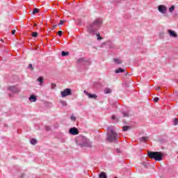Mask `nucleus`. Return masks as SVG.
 <instances>
[{
    "instance_id": "f257e3e1",
    "label": "nucleus",
    "mask_w": 178,
    "mask_h": 178,
    "mask_svg": "<svg viewBox=\"0 0 178 178\" xmlns=\"http://www.w3.org/2000/svg\"><path fill=\"white\" fill-rule=\"evenodd\" d=\"M102 26V19L101 18H97L87 26L88 33L92 34V35H97L98 41L102 40V37L100 36L99 33H97Z\"/></svg>"
},
{
    "instance_id": "0eeeda50",
    "label": "nucleus",
    "mask_w": 178,
    "mask_h": 178,
    "mask_svg": "<svg viewBox=\"0 0 178 178\" xmlns=\"http://www.w3.org/2000/svg\"><path fill=\"white\" fill-rule=\"evenodd\" d=\"M67 95H72V90L66 88L64 91L61 92V97H63V98L67 97Z\"/></svg>"
},
{
    "instance_id": "9d476101",
    "label": "nucleus",
    "mask_w": 178,
    "mask_h": 178,
    "mask_svg": "<svg viewBox=\"0 0 178 178\" xmlns=\"http://www.w3.org/2000/svg\"><path fill=\"white\" fill-rule=\"evenodd\" d=\"M83 92L84 94H86V95H88V98H90L92 99H97V95L88 93V92H87L86 90H84Z\"/></svg>"
},
{
    "instance_id": "412c9836",
    "label": "nucleus",
    "mask_w": 178,
    "mask_h": 178,
    "mask_svg": "<svg viewBox=\"0 0 178 178\" xmlns=\"http://www.w3.org/2000/svg\"><path fill=\"white\" fill-rule=\"evenodd\" d=\"M129 129H130V127L129 126H125L122 127L123 131H127V130H129Z\"/></svg>"
},
{
    "instance_id": "c9c22d12",
    "label": "nucleus",
    "mask_w": 178,
    "mask_h": 178,
    "mask_svg": "<svg viewBox=\"0 0 178 178\" xmlns=\"http://www.w3.org/2000/svg\"><path fill=\"white\" fill-rule=\"evenodd\" d=\"M158 90H161V88L159 87L156 88V90L158 91Z\"/></svg>"
},
{
    "instance_id": "aec40b11",
    "label": "nucleus",
    "mask_w": 178,
    "mask_h": 178,
    "mask_svg": "<svg viewBox=\"0 0 178 178\" xmlns=\"http://www.w3.org/2000/svg\"><path fill=\"white\" fill-rule=\"evenodd\" d=\"M31 144H32V145H35V144H37V140L35 139H31Z\"/></svg>"
},
{
    "instance_id": "5701e85b",
    "label": "nucleus",
    "mask_w": 178,
    "mask_h": 178,
    "mask_svg": "<svg viewBox=\"0 0 178 178\" xmlns=\"http://www.w3.org/2000/svg\"><path fill=\"white\" fill-rule=\"evenodd\" d=\"M175 6H172L170 8H169V12L172 13L175 10Z\"/></svg>"
},
{
    "instance_id": "423d86ee",
    "label": "nucleus",
    "mask_w": 178,
    "mask_h": 178,
    "mask_svg": "<svg viewBox=\"0 0 178 178\" xmlns=\"http://www.w3.org/2000/svg\"><path fill=\"white\" fill-rule=\"evenodd\" d=\"M8 90H9V91H11V92H13L14 94H17L18 92H20V88L19 87V86H9L8 88Z\"/></svg>"
},
{
    "instance_id": "bb28decb",
    "label": "nucleus",
    "mask_w": 178,
    "mask_h": 178,
    "mask_svg": "<svg viewBox=\"0 0 178 178\" xmlns=\"http://www.w3.org/2000/svg\"><path fill=\"white\" fill-rule=\"evenodd\" d=\"M177 124H178V120H177V118L174 119V120H173V124H175V126H177Z\"/></svg>"
},
{
    "instance_id": "473e14b6",
    "label": "nucleus",
    "mask_w": 178,
    "mask_h": 178,
    "mask_svg": "<svg viewBox=\"0 0 178 178\" xmlns=\"http://www.w3.org/2000/svg\"><path fill=\"white\" fill-rule=\"evenodd\" d=\"M29 69H33V65L29 64Z\"/></svg>"
},
{
    "instance_id": "c756f323",
    "label": "nucleus",
    "mask_w": 178,
    "mask_h": 178,
    "mask_svg": "<svg viewBox=\"0 0 178 178\" xmlns=\"http://www.w3.org/2000/svg\"><path fill=\"white\" fill-rule=\"evenodd\" d=\"M58 34L59 37H61V35H62V31H59L58 32Z\"/></svg>"
},
{
    "instance_id": "1a4fd4ad",
    "label": "nucleus",
    "mask_w": 178,
    "mask_h": 178,
    "mask_svg": "<svg viewBox=\"0 0 178 178\" xmlns=\"http://www.w3.org/2000/svg\"><path fill=\"white\" fill-rule=\"evenodd\" d=\"M69 133L72 136H77V134H79V129H77V128L76 127H72L70 129Z\"/></svg>"
},
{
    "instance_id": "e433bc0d",
    "label": "nucleus",
    "mask_w": 178,
    "mask_h": 178,
    "mask_svg": "<svg viewBox=\"0 0 178 178\" xmlns=\"http://www.w3.org/2000/svg\"><path fill=\"white\" fill-rule=\"evenodd\" d=\"M117 152H120V149H117Z\"/></svg>"
},
{
    "instance_id": "f8f14e48",
    "label": "nucleus",
    "mask_w": 178,
    "mask_h": 178,
    "mask_svg": "<svg viewBox=\"0 0 178 178\" xmlns=\"http://www.w3.org/2000/svg\"><path fill=\"white\" fill-rule=\"evenodd\" d=\"M29 101L30 102H35V101H37V97H35L34 95H31L29 97Z\"/></svg>"
},
{
    "instance_id": "a211bd4d",
    "label": "nucleus",
    "mask_w": 178,
    "mask_h": 178,
    "mask_svg": "<svg viewBox=\"0 0 178 178\" xmlns=\"http://www.w3.org/2000/svg\"><path fill=\"white\" fill-rule=\"evenodd\" d=\"M105 94H111L112 92V90L109 89V88H106L104 90Z\"/></svg>"
},
{
    "instance_id": "6ab92c4d",
    "label": "nucleus",
    "mask_w": 178,
    "mask_h": 178,
    "mask_svg": "<svg viewBox=\"0 0 178 178\" xmlns=\"http://www.w3.org/2000/svg\"><path fill=\"white\" fill-rule=\"evenodd\" d=\"M76 116H74V114H72L71 116H70V120H72V122H76Z\"/></svg>"
},
{
    "instance_id": "6e6552de",
    "label": "nucleus",
    "mask_w": 178,
    "mask_h": 178,
    "mask_svg": "<svg viewBox=\"0 0 178 178\" xmlns=\"http://www.w3.org/2000/svg\"><path fill=\"white\" fill-rule=\"evenodd\" d=\"M158 10L160 13L165 15V13H166V11L168 10V8H166L165 6L160 5L158 6Z\"/></svg>"
},
{
    "instance_id": "a878e982",
    "label": "nucleus",
    "mask_w": 178,
    "mask_h": 178,
    "mask_svg": "<svg viewBox=\"0 0 178 178\" xmlns=\"http://www.w3.org/2000/svg\"><path fill=\"white\" fill-rule=\"evenodd\" d=\"M38 35V33L37 32H33L32 33V37H33L34 38H35Z\"/></svg>"
},
{
    "instance_id": "b1692460",
    "label": "nucleus",
    "mask_w": 178,
    "mask_h": 178,
    "mask_svg": "<svg viewBox=\"0 0 178 178\" xmlns=\"http://www.w3.org/2000/svg\"><path fill=\"white\" fill-rule=\"evenodd\" d=\"M38 12H40V10H38V8H34L33 11V14L35 15L36 13H38Z\"/></svg>"
},
{
    "instance_id": "c85d7f7f",
    "label": "nucleus",
    "mask_w": 178,
    "mask_h": 178,
    "mask_svg": "<svg viewBox=\"0 0 178 178\" xmlns=\"http://www.w3.org/2000/svg\"><path fill=\"white\" fill-rule=\"evenodd\" d=\"M46 130H47V131H49V130H51V127L47 126V127H46Z\"/></svg>"
},
{
    "instance_id": "f704fd0d",
    "label": "nucleus",
    "mask_w": 178,
    "mask_h": 178,
    "mask_svg": "<svg viewBox=\"0 0 178 178\" xmlns=\"http://www.w3.org/2000/svg\"><path fill=\"white\" fill-rule=\"evenodd\" d=\"M112 119H113V120H116V116H115V115H113V116H112Z\"/></svg>"
},
{
    "instance_id": "2eb2a0df",
    "label": "nucleus",
    "mask_w": 178,
    "mask_h": 178,
    "mask_svg": "<svg viewBox=\"0 0 178 178\" xmlns=\"http://www.w3.org/2000/svg\"><path fill=\"white\" fill-rule=\"evenodd\" d=\"M147 140H148V137L147 136H143L140 138V141H141L142 143H145V141H147Z\"/></svg>"
},
{
    "instance_id": "20e7f679",
    "label": "nucleus",
    "mask_w": 178,
    "mask_h": 178,
    "mask_svg": "<svg viewBox=\"0 0 178 178\" xmlns=\"http://www.w3.org/2000/svg\"><path fill=\"white\" fill-rule=\"evenodd\" d=\"M78 141H81V143L79 144L81 147H92V143H91V142H90V140L87 139L86 136L79 137Z\"/></svg>"
},
{
    "instance_id": "4be33fe9",
    "label": "nucleus",
    "mask_w": 178,
    "mask_h": 178,
    "mask_svg": "<svg viewBox=\"0 0 178 178\" xmlns=\"http://www.w3.org/2000/svg\"><path fill=\"white\" fill-rule=\"evenodd\" d=\"M61 55H62V56H67V55H69V52L62 51Z\"/></svg>"
},
{
    "instance_id": "7ed1b4c3",
    "label": "nucleus",
    "mask_w": 178,
    "mask_h": 178,
    "mask_svg": "<svg viewBox=\"0 0 178 178\" xmlns=\"http://www.w3.org/2000/svg\"><path fill=\"white\" fill-rule=\"evenodd\" d=\"M147 155L151 159H154L155 161H162V153L159 152H147Z\"/></svg>"
},
{
    "instance_id": "ddd939ff",
    "label": "nucleus",
    "mask_w": 178,
    "mask_h": 178,
    "mask_svg": "<svg viewBox=\"0 0 178 178\" xmlns=\"http://www.w3.org/2000/svg\"><path fill=\"white\" fill-rule=\"evenodd\" d=\"M38 81L40 83V86H42V84L44 83V79L42 78V76H40L38 79Z\"/></svg>"
},
{
    "instance_id": "393cba45",
    "label": "nucleus",
    "mask_w": 178,
    "mask_h": 178,
    "mask_svg": "<svg viewBox=\"0 0 178 178\" xmlns=\"http://www.w3.org/2000/svg\"><path fill=\"white\" fill-rule=\"evenodd\" d=\"M122 115H123L124 118H129V114L127 112H123Z\"/></svg>"
},
{
    "instance_id": "f03ea898",
    "label": "nucleus",
    "mask_w": 178,
    "mask_h": 178,
    "mask_svg": "<svg viewBox=\"0 0 178 178\" xmlns=\"http://www.w3.org/2000/svg\"><path fill=\"white\" fill-rule=\"evenodd\" d=\"M118 138H119V136L116 132H115V130H113V127H108L107 132L108 141H110L111 143H116V141H118Z\"/></svg>"
},
{
    "instance_id": "7c9ffc66",
    "label": "nucleus",
    "mask_w": 178,
    "mask_h": 178,
    "mask_svg": "<svg viewBox=\"0 0 178 178\" xmlns=\"http://www.w3.org/2000/svg\"><path fill=\"white\" fill-rule=\"evenodd\" d=\"M63 23H65V21L60 20L59 24L62 25V24H63Z\"/></svg>"
},
{
    "instance_id": "9b49d317",
    "label": "nucleus",
    "mask_w": 178,
    "mask_h": 178,
    "mask_svg": "<svg viewBox=\"0 0 178 178\" xmlns=\"http://www.w3.org/2000/svg\"><path fill=\"white\" fill-rule=\"evenodd\" d=\"M167 31H168L170 37H172L174 38H177V37H178L177 33H176V32L175 31L168 29Z\"/></svg>"
},
{
    "instance_id": "72a5a7b5",
    "label": "nucleus",
    "mask_w": 178,
    "mask_h": 178,
    "mask_svg": "<svg viewBox=\"0 0 178 178\" xmlns=\"http://www.w3.org/2000/svg\"><path fill=\"white\" fill-rule=\"evenodd\" d=\"M15 33H16V30H13V31H12V34H13V35H15Z\"/></svg>"
},
{
    "instance_id": "4468645a",
    "label": "nucleus",
    "mask_w": 178,
    "mask_h": 178,
    "mask_svg": "<svg viewBox=\"0 0 178 178\" xmlns=\"http://www.w3.org/2000/svg\"><path fill=\"white\" fill-rule=\"evenodd\" d=\"M99 178H108L106 177V173H105L104 172H102L99 174Z\"/></svg>"
},
{
    "instance_id": "2f4dec72",
    "label": "nucleus",
    "mask_w": 178,
    "mask_h": 178,
    "mask_svg": "<svg viewBox=\"0 0 178 178\" xmlns=\"http://www.w3.org/2000/svg\"><path fill=\"white\" fill-rule=\"evenodd\" d=\"M56 86V85H55L54 83H51V88H55Z\"/></svg>"
},
{
    "instance_id": "cd10ccee",
    "label": "nucleus",
    "mask_w": 178,
    "mask_h": 178,
    "mask_svg": "<svg viewBox=\"0 0 178 178\" xmlns=\"http://www.w3.org/2000/svg\"><path fill=\"white\" fill-rule=\"evenodd\" d=\"M158 101H159V97H155V98L154 99V102H158Z\"/></svg>"
},
{
    "instance_id": "f3484780",
    "label": "nucleus",
    "mask_w": 178,
    "mask_h": 178,
    "mask_svg": "<svg viewBox=\"0 0 178 178\" xmlns=\"http://www.w3.org/2000/svg\"><path fill=\"white\" fill-rule=\"evenodd\" d=\"M124 72V70L122 69V67H119L115 70V73H123Z\"/></svg>"
},
{
    "instance_id": "39448f33",
    "label": "nucleus",
    "mask_w": 178,
    "mask_h": 178,
    "mask_svg": "<svg viewBox=\"0 0 178 178\" xmlns=\"http://www.w3.org/2000/svg\"><path fill=\"white\" fill-rule=\"evenodd\" d=\"M78 65H83V66H88L91 65V61L88 58H79L77 60Z\"/></svg>"
},
{
    "instance_id": "dca6fc26",
    "label": "nucleus",
    "mask_w": 178,
    "mask_h": 178,
    "mask_svg": "<svg viewBox=\"0 0 178 178\" xmlns=\"http://www.w3.org/2000/svg\"><path fill=\"white\" fill-rule=\"evenodd\" d=\"M114 62L115 63H117V65H120V63H122V60L120 58H115Z\"/></svg>"
}]
</instances>
